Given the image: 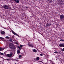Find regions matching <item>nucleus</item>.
Segmentation results:
<instances>
[{
  "label": "nucleus",
  "instance_id": "obj_1",
  "mask_svg": "<svg viewBox=\"0 0 64 64\" xmlns=\"http://www.w3.org/2000/svg\"><path fill=\"white\" fill-rule=\"evenodd\" d=\"M9 48H10L12 49H14V46L13 44L10 43L9 44Z\"/></svg>",
  "mask_w": 64,
  "mask_h": 64
},
{
  "label": "nucleus",
  "instance_id": "obj_2",
  "mask_svg": "<svg viewBox=\"0 0 64 64\" xmlns=\"http://www.w3.org/2000/svg\"><path fill=\"white\" fill-rule=\"evenodd\" d=\"M12 52H11L10 53V54H7L6 56L7 57H11L12 56Z\"/></svg>",
  "mask_w": 64,
  "mask_h": 64
},
{
  "label": "nucleus",
  "instance_id": "obj_3",
  "mask_svg": "<svg viewBox=\"0 0 64 64\" xmlns=\"http://www.w3.org/2000/svg\"><path fill=\"white\" fill-rule=\"evenodd\" d=\"M9 7H10V6H8L4 5V6H3V8H4L6 9H9L8 8Z\"/></svg>",
  "mask_w": 64,
  "mask_h": 64
},
{
  "label": "nucleus",
  "instance_id": "obj_4",
  "mask_svg": "<svg viewBox=\"0 0 64 64\" xmlns=\"http://www.w3.org/2000/svg\"><path fill=\"white\" fill-rule=\"evenodd\" d=\"M60 18L62 20L64 18V16L61 15L59 16Z\"/></svg>",
  "mask_w": 64,
  "mask_h": 64
},
{
  "label": "nucleus",
  "instance_id": "obj_5",
  "mask_svg": "<svg viewBox=\"0 0 64 64\" xmlns=\"http://www.w3.org/2000/svg\"><path fill=\"white\" fill-rule=\"evenodd\" d=\"M12 33L13 34H14L15 35L19 37V36L16 34L15 32H14V31H12Z\"/></svg>",
  "mask_w": 64,
  "mask_h": 64
},
{
  "label": "nucleus",
  "instance_id": "obj_6",
  "mask_svg": "<svg viewBox=\"0 0 64 64\" xmlns=\"http://www.w3.org/2000/svg\"><path fill=\"white\" fill-rule=\"evenodd\" d=\"M59 46L60 47H64V44H60Z\"/></svg>",
  "mask_w": 64,
  "mask_h": 64
},
{
  "label": "nucleus",
  "instance_id": "obj_7",
  "mask_svg": "<svg viewBox=\"0 0 64 64\" xmlns=\"http://www.w3.org/2000/svg\"><path fill=\"white\" fill-rule=\"evenodd\" d=\"M1 33L2 34H5V32L4 31H1Z\"/></svg>",
  "mask_w": 64,
  "mask_h": 64
},
{
  "label": "nucleus",
  "instance_id": "obj_8",
  "mask_svg": "<svg viewBox=\"0 0 64 64\" xmlns=\"http://www.w3.org/2000/svg\"><path fill=\"white\" fill-rule=\"evenodd\" d=\"M36 60H40V58L38 57H37L36 58Z\"/></svg>",
  "mask_w": 64,
  "mask_h": 64
},
{
  "label": "nucleus",
  "instance_id": "obj_9",
  "mask_svg": "<svg viewBox=\"0 0 64 64\" xmlns=\"http://www.w3.org/2000/svg\"><path fill=\"white\" fill-rule=\"evenodd\" d=\"M33 51L34 52H37L36 50L35 49L33 50Z\"/></svg>",
  "mask_w": 64,
  "mask_h": 64
},
{
  "label": "nucleus",
  "instance_id": "obj_10",
  "mask_svg": "<svg viewBox=\"0 0 64 64\" xmlns=\"http://www.w3.org/2000/svg\"><path fill=\"white\" fill-rule=\"evenodd\" d=\"M62 2V4H64V0H61Z\"/></svg>",
  "mask_w": 64,
  "mask_h": 64
},
{
  "label": "nucleus",
  "instance_id": "obj_11",
  "mask_svg": "<svg viewBox=\"0 0 64 64\" xmlns=\"http://www.w3.org/2000/svg\"><path fill=\"white\" fill-rule=\"evenodd\" d=\"M17 53H18V54H19L20 53V51L19 50H18L17 51Z\"/></svg>",
  "mask_w": 64,
  "mask_h": 64
},
{
  "label": "nucleus",
  "instance_id": "obj_12",
  "mask_svg": "<svg viewBox=\"0 0 64 64\" xmlns=\"http://www.w3.org/2000/svg\"><path fill=\"white\" fill-rule=\"evenodd\" d=\"M16 2L17 3H19L20 1L18 0H16Z\"/></svg>",
  "mask_w": 64,
  "mask_h": 64
},
{
  "label": "nucleus",
  "instance_id": "obj_13",
  "mask_svg": "<svg viewBox=\"0 0 64 64\" xmlns=\"http://www.w3.org/2000/svg\"><path fill=\"white\" fill-rule=\"evenodd\" d=\"M18 49H20V50H21V49H22V48H20V47L19 46H18Z\"/></svg>",
  "mask_w": 64,
  "mask_h": 64
},
{
  "label": "nucleus",
  "instance_id": "obj_14",
  "mask_svg": "<svg viewBox=\"0 0 64 64\" xmlns=\"http://www.w3.org/2000/svg\"><path fill=\"white\" fill-rule=\"evenodd\" d=\"M31 44L28 43V45L29 46V47H31Z\"/></svg>",
  "mask_w": 64,
  "mask_h": 64
},
{
  "label": "nucleus",
  "instance_id": "obj_15",
  "mask_svg": "<svg viewBox=\"0 0 64 64\" xmlns=\"http://www.w3.org/2000/svg\"><path fill=\"white\" fill-rule=\"evenodd\" d=\"M6 38H8V39H10V37H9V36H6Z\"/></svg>",
  "mask_w": 64,
  "mask_h": 64
},
{
  "label": "nucleus",
  "instance_id": "obj_16",
  "mask_svg": "<svg viewBox=\"0 0 64 64\" xmlns=\"http://www.w3.org/2000/svg\"><path fill=\"white\" fill-rule=\"evenodd\" d=\"M3 48L0 47V50H3Z\"/></svg>",
  "mask_w": 64,
  "mask_h": 64
},
{
  "label": "nucleus",
  "instance_id": "obj_17",
  "mask_svg": "<svg viewBox=\"0 0 64 64\" xmlns=\"http://www.w3.org/2000/svg\"><path fill=\"white\" fill-rule=\"evenodd\" d=\"M49 1L50 3H51L52 2V0H49Z\"/></svg>",
  "mask_w": 64,
  "mask_h": 64
},
{
  "label": "nucleus",
  "instance_id": "obj_18",
  "mask_svg": "<svg viewBox=\"0 0 64 64\" xmlns=\"http://www.w3.org/2000/svg\"><path fill=\"white\" fill-rule=\"evenodd\" d=\"M0 39L4 40V38L2 37H0Z\"/></svg>",
  "mask_w": 64,
  "mask_h": 64
},
{
  "label": "nucleus",
  "instance_id": "obj_19",
  "mask_svg": "<svg viewBox=\"0 0 64 64\" xmlns=\"http://www.w3.org/2000/svg\"><path fill=\"white\" fill-rule=\"evenodd\" d=\"M34 45L32 44H31V45L30 47H34Z\"/></svg>",
  "mask_w": 64,
  "mask_h": 64
},
{
  "label": "nucleus",
  "instance_id": "obj_20",
  "mask_svg": "<svg viewBox=\"0 0 64 64\" xmlns=\"http://www.w3.org/2000/svg\"><path fill=\"white\" fill-rule=\"evenodd\" d=\"M10 59H9V58H6V60H8V61H10Z\"/></svg>",
  "mask_w": 64,
  "mask_h": 64
},
{
  "label": "nucleus",
  "instance_id": "obj_21",
  "mask_svg": "<svg viewBox=\"0 0 64 64\" xmlns=\"http://www.w3.org/2000/svg\"><path fill=\"white\" fill-rule=\"evenodd\" d=\"M22 57V55H19V56H18V58H21V57Z\"/></svg>",
  "mask_w": 64,
  "mask_h": 64
},
{
  "label": "nucleus",
  "instance_id": "obj_22",
  "mask_svg": "<svg viewBox=\"0 0 64 64\" xmlns=\"http://www.w3.org/2000/svg\"><path fill=\"white\" fill-rule=\"evenodd\" d=\"M20 47H21V48H22L23 46V45H20Z\"/></svg>",
  "mask_w": 64,
  "mask_h": 64
},
{
  "label": "nucleus",
  "instance_id": "obj_23",
  "mask_svg": "<svg viewBox=\"0 0 64 64\" xmlns=\"http://www.w3.org/2000/svg\"><path fill=\"white\" fill-rule=\"evenodd\" d=\"M40 55L41 56H43V54H40Z\"/></svg>",
  "mask_w": 64,
  "mask_h": 64
},
{
  "label": "nucleus",
  "instance_id": "obj_24",
  "mask_svg": "<svg viewBox=\"0 0 64 64\" xmlns=\"http://www.w3.org/2000/svg\"><path fill=\"white\" fill-rule=\"evenodd\" d=\"M59 40L60 41H64V40H63L62 39H60V40Z\"/></svg>",
  "mask_w": 64,
  "mask_h": 64
},
{
  "label": "nucleus",
  "instance_id": "obj_25",
  "mask_svg": "<svg viewBox=\"0 0 64 64\" xmlns=\"http://www.w3.org/2000/svg\"><path fill=\"white\" fill-rule=\"evenodd\" d=\"M0 55H4V54L3 53H1Z\"/></svg>",
  "mask_w": 64,
  "mask_h": 64
},
{
  "label": "nucleus",
  "instance_id": "obj_26",
  "mask_svg": "<svg viewBox=\"0 0 64 64\" xmlns=\"http://www.w3.org/2000/svg\"><path fill=\"white\" fill-rule=\"evenodd\" d=\"M62 51H64V48H62Z\"/></svg>",
  "mask_w": 64,
  "mask_h": 64
},
{
  "label": "nucleus",
  "instance_id": "obj_27",
  "mask_svg": "<svg viewBox=\"0 0 64 64\" xmlns=\"http://www.w3.org/2000/svg\"><path fill=\"white\" fill-rule=\"evenodd\" d=\"M47 24L48 25V26H50V24Z\"/></svg>",
  "mask_w": 64,
  "mask_h": 64
},
{
  "label": "nucleus",
  "instance_id": "obj_28",
  "mask_svg": "<svg viewBox=\"0 0 64 64\" xmlns=\"http://www.w3.org/2000/svg\"><path fill=\"white\" fill-rule=\"evenodd\" d=\"M10 40V41L11 42H13L12 40Z\"/></svg>",
  "mask_w": 64,
  "mask_h": 64
},
{
  "label": "nucleus",
  "instance_id": "obj_29",
  "mask_svg": "<svg viewBox=\"0 0 64 64\" xmlns=\"http://www.w3.org/2000/svg\"><path fill=\"white\" fill-rule=\"evenodd\" d=\"M25 8H28L27 6H25Z\"/></svg>",
  "mask_w": 64,
  "mask_h": 64
},
{
  "label": "nucleus",
  "instance_id": "obj_30",
  "mask_svg": "<svg viewBox=\"0 0 64 64\" xmlns=\"http://www.w3.org/2000/svg\"><path fill=\"white\" fill-rule=\"evenodd\" d=\"M46 27H48V24H46Z\"/></svg>",
  "mask_w": 64,
  "mask_h": 64
},
{
  "label": "nucleus",
  "instance_id": "obj_31",
  "mask_svg": "<svg viewBox=\"0 0 64 64\" xmlns=\"http://www.w3.org/2000/svg\"><path fill=\"white\" fill-rule=\"evenodd\" d=\"M54 53H58V52H55Z\"/></svg>",
  "mask_w": 64,
  "mask_h": 64
},
{
  "label": "nucleus",
  "instance_id": "obj_32",
  "mask_svg": "<svg viewBox=\"0 0 64 64\" xmlns=\"http://www.w3.org/2000/svg\"><path fill=\"white\" fill-rule=\"evenodd\" d=\"M50 61V62H51V63H52L51 62H52V61L50 60H49Z\"/></svg>",
  "mask_w": 64,
  "mask_h": 64
},
{
  "label": "nucleus",
  "instance_id": "obj_33",
  "mask_svg": "<svg viewBox=\"0 0 64 64\" xmlns=\"http://www.w3.org/2000/svg\"><path fill=\"white\" fill-rule=\"evenodd\" d=\"M13 0L14 1L16 2V0Z\"/></svg>",
  "mask_w": 64,
  "mask_h": 64
},
{
  "label": "nucleus",
  "instance_id": "obj_34",
  "mask_svg": "<svg viewBox=\"0 0 64 64\" xmlns=\"http://www.w3.org/2000/svg\"><path fill=\"white\" fill-rule=\"evenodd\" d=\"M41 62H42V63H43H43H44L43 62H42L41 61Z\"/></svg>",
  "mask_w": 64,
  "mask_h": 64
},
{
  "label": "nucleus",
  "instance_id": "obj_35",
  "mask_svg": "<svg viewBox=\"0 0 64 64\" xmlns=\"http://www.w3.org/2000/svg\"><path fill=\"white\" fill-rule=\"evenodd\" d=\"M16 60H18V58H16Z\"/></svg>",
  "mask_w": 64,
  "mask_h": 64
},
{
  "label": "nucleus",
  "instance_id": "obj_36",
  "mask_svg": "<svg viewBox=\"0 0 64 64\" xmlns=\"http://www.w3.org/2000/svg\"><path fill=\"white\" fill-rule=\"evenodd\" d=\"M47 0L48 1H49V0Z\"/></svg>",
  "mask_w": 64,
  "mask_h": 64
},
{
  "label": "nucleus",
  "instance_id": "obj_37",
  "mask_svg": "<svg viewBox=\"0 0 64 64\" xmlns=\"http://www.w3.org/2000/svg\"><path fill=\"white\" fill-rule=\"evenodd\" d=\"M58 3H60V2H58Z\"/></svg>",
  "mask_w": 64,
  "mask_h": 64
},
{
  "label": "nucleus",
  "instance_id": "obj_38",
  "mask_svg": "<svg viewBox=\"0 0 64 64\" xmlns=\"http://www.w3.org/2000/svg\"><path fill=\"white\" fill-rule=\"evenodd\" d=\"M1 53V52H0V54H1V53Z\"/></svg>",
  "mask_w": 64,
  "mask_h": 64
},
{
  "label": "nucleus",
  "instance_id": "obj_39",
  "mask_svg": "<svg viewBox=\"0 0 64 64\" xmlns=\"http://www.w3.org/2000/svg\"><path fill=\"white\" fill-rule=\"evenodd\" d=\"M61 63H62V62H61Z\"/></svg>",
  "mask_w": 64,
  "mask_h": 64
},
{
  "label": "nucleus",
  "instance_id": "obj_40",
  "mask_svg": "<svg viewBox=\"0 0 64 64\" xmlns=\"http://www.w3.org/2000/svg\"><path fill=\"white\" fill-rule=\"evenodd\" d=\"M17 61V60H16V61Z\"/></svg>",
  "mask_w": 64,
  "mask_h": 64
},
{
  "label": "nucleus",
  "instance_id": "obj_41",
  "mask_svg": "<svg viewBox=\"0 0 64 64\" xmlns=\"http://www.w3.org/2000/svg\"><path fill=\"white\" fill-rule=\"evenodd\" d=\"M25 18H26V17L25 16Z\"/></svg>",
  "mask_w": 64,
  "mask_h": 64
},
{
  "label": "nucleus",
  "instance_id": "obj_42",
  "mask_svg": "<svg viewBox=\"0 0 64 64\" xmlns=\"http://www.w3.org/2000/svg\"><path fill=\"white\" fill-rule=\"evenodd\" d=\"M10 32H11V31H10Z\"/></svg>",
  "mask_w": 64,
  "mask_h": 64
},
{
  "label": "nucleus",
  "instance_id": "obj_43",
  "mask_svg": "<svg viewBox=\"0 0 64 64\" xmlns=\"http://www.w3.org/2000/svg\"><path fill=\"white\" fill-rule=\"evenodd\" d=\"M16 59L14 60H16Z\"/></svg>",
  "mask_w": 64,
  "mask_h": 64
},
{
  "label": "nucleus",
  "instance_id": "obj_44",
  "mask_svg": "<svg viewBox=\"0 0 64 64\" xmlns=\"http://www.w3.org/2000/svg\"><path fill=\"white\" fill-rule=\"evenodd\" d=\"M17 64L16 63V64Z\"/></svg>",
  "mask_w": 64,
  "mask_h": 64
},
{
  "label": "nucleus",
  "instance_id": "obj_45",
  "mask_svg": "<svg viewBox=\"0 0 64 64\" xmlns=\"http://www.w3.org/2000/svg\"><path fill=\"white\" fill-rule=\"evenodd\" d=\"M63 62H64V61Z\"/></svg>",
  "mask_w": 64,
  "mask_h": 64
},
{
  "label": "nucleus",
  "instance_id": "obj_46",
  "mask_svg": "<svg viewBox=\"0 0 64 64\" xmlns=\"http://www.w3.org/2000/svg\"><path fill=\"white\" fill-rule=\"evenodd\" d=\"M2 6V7H3V6Z\"/></svg>",
  "mask_w": 64,
  "mask_h": 64
}]
</instances>
